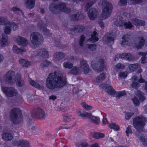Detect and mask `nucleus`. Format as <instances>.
I'll return each mask as SVG.
<instances>
[{"label": "nucleus", "instance_id": "473e14b6", "mask_svg": "<svg viewBox=\"0 0 147 147\" xmlns=\"http://www.w3.org/2000/svg\"><path fill=\"white\" fill-rule=\"evenodd\" d=\"M13 50L15 53L17 54L19 53H22L24 52H25L24 50L18 48V47L16 45L13 46Z\"/></svg>", "mask_w": 147, "mask_h": 147}, {"label": "nucleus", "instance_id": "bb28decb", "mask_svg": "<svg viewBox=\"0 0 147 147\" xmlns=\"http://www.w3.org/2000/svg\"><path fill=\"white\" fill-rule=\"evenodd\" d=\"M97 36L98 34L96 32L94 31L91 34V38L89 39V40L92 42H96L98 39Z\"/></svg>", "mask_w": 147, "mask_h": 147}, {"label": "nucleus", "instance_id": "f257e3e1", "mask_svg": "<svg viewBox=\"0 0 147 147\" xmlns=\"http://www.w3.org/2000/svg\"><path fill=\"white\" fill-rule=\"evenodd\" d=\"M67 83L66 78L63 77L61 73L58 70L50 73L45 82L46 87L51 90L62 88Z\"/></svg>", "mask_w": 147, "mask_h": 147}, {"label": "nucleus", "instance_id": "de8ad7c7", "mask_svg": "<svg viewBox=\"0 0 147 147\" xmlns=\"http://www.w3.org/2000/svg\"><path fill=\"white\" fill-rule=\"evenodd\" d=\"M50 62L47 61H45L43 62L40 64V66L42 68H43L45 67H47L50 65Z\"/></svg>", "mask_w": 147, "mask_h": 147}, {"label": "nucleus", "instance_id": "a211bd4d", "mask_svg": "<svg viewBox=\"0 0 147 147\" xmlns=\"http://www.w3.org/2000/svg\"><path fill=\"white\" fill-rule=\"evenodd\" d=\"M1 46L4 47L7 45L9 43L8 41V38L6 35H3L0 40Z\"/></svg>", "mask_w": 147, "mask_h": 147}, {"label": "nucleus", "instance_id": "f03ea898", "mask_svg": "<svg viewBox=\"0 0 147 147\" xmlns=\"http://www.w3.org/2000/svg\"><path fill=\"white\" fill-rule=\"evenodd\" d=\"M146 119L142 116H138L135 117L133 119V125L134 127L137 130L135 134L139 137L140 140L143 145L147 146V139L143 137H141V134L140 132L143 131L144 126Z\"/></svg>", "mask_w": 147, "mask_h": 147}, {"label": "nucleus", "instance_id": "5fc2aeb1", "mask_svg": "<svg viewBox=\"0 0 147 147\" xmlns=\"http://www.w3.org/2000/svg\"><path fill=\"white\" fill-rule=\"evenodd\" d=\"M38 26L40 30H42V28L44 26H46V24L43 23L41 21H40L38 22Z\"/></svg>", "mask_w": 147, "mask_h": 147}, {"label": "nucleus", "instance_id": "c03bdc74", "mask_svg": "<svg viewBox=\"0 0 147 147\" xmlns=\"http://www.w3.org/2000/svg\"><path fill=\"white\" fill-rule=\"evenodd\" d=\"M133 103L135 106H139L140 102L138 98L135 96H134L132 99Z\"/></svg>", "mask_w": 147, "mask_h": 147}, {"label": "nucleus", "instance_id": "39448f33", "mask_svg": "<svg viewBox=\"0 0 147 147\" xmlns=\"http://www.w3.org/2000/svg\"><path fill=\"white\" fill-rule=\"evenodd\" d=\"M102 13L101 18L102 19H106L109 17L112 13V5L106 1H104L102 3Z\"/></svg>", "mask_w": 147, "mask_h": 147}, {"label": "nucleus", "instance_id": "79ce46f5", "mask_svg": "<svg viewBox=\"0 0 147 147\" xmlns=\"http://www.w3.org/2000/svg\"><path fill=\"white\" fill-rule=\"evenodd\" d=\"M87 47L91 51H95L96 49V45L95 44L87 45Z\"/></svg>", "mask_w": 147, "mask_h": 147}, {"label": "nucleus", "instance_id": "aec40b11", "mask_svg": "<svg viewBox=\"0 0 147 147\" xmlns=\"http://www.w3.org/2000/svg\"><path fill=\"white\" fill-rule=\"evenodd\" d=\"M85 27L82 25H79L74 27L73 29H70V30L72 32H82L85 30Z\"/></svg>", "mask_w": 147, "mask_h": 147}, {"label": "nucleus", "instance_id": "6e6d98bb", "mask_svg": "<svg viewBox=\"0 0 147 147\" xmlns=\"http://www.w3.org/2000/svg\"><path fill=\"white\" fill-rule=\"evenodd\" d=\"M134 114L132 113H126L125 118L126 120H128L130 117L134 115Z\"/></svg>", "mask_w": 147, "mask_h": 147}, {"label": "nucleus", "instance_id": "9d476101", "mask_svg": "<svg viewBox=\"0 0 147 147\" xmlns=\"http://www.w3.org/2000/svg\"><path fill=\"white\" fill-rule=\"evenodd\" d=\"M115 36V32H109L103 38V42L105 44L111 42L113 43L114 41V38Z\"/></svg>", "mask_w": 147, "mask_h": 147}, {"label": "nucleus", "instance_id": "864d4df0", "mask_svg": "<svg viewBox=\"0 0 147 147\" xmlns=\"http://www.w3.org/2000/svg\"><path fill=\"white\" fill-rule=\"evenodd\" d=\"M125 133L127 136H128L129 134H132L133 133L131 129V126L130 125L127 128Z\"/></svg>", "mask_w": 147, "mask_h": 147}, {"label": "nucleus", "instance_id": "13d9d810", "mask_svg": "<svg viewBox=\"0 0 147 147\" xmlns=\"http://www.w3.org/2000/svg\"><path fill=\"white\" fill-rule=\"evenodd\" d=\"M85 36L84 35H82L81 36L79 41V44L80 46H83V43L85 40Z\"/></svg>", "mask_w": 147, "mask_h": 147}, {"label": "nucleus", "instance_id": "4be33fe9", "mask_svg": "<svg viewBox=\"0 0 147 147\" xmlns=\"http://www.w3.org/2000/svg\"><path fill=\"white\" fill-rule=\"evenodd\" d=\"M131 22L134 25L137 26H144L145 24V22L144 21L137 18L132 19Z\"/></svg>", "mask_w": 147, "mask_h": 147}, {"label": "nucleus", "instance_id": "7c9ffc66", "mask_svg": "<svg viewBox=\"0 0 147 147\" xmlns=\"http://www.w3.org/2000/svg\"><path fill=\"white\" fill-rule=\"evenodd\" d=\"M106 74L103 73L100 74L96 78V82H97L99 83L102 82L105 78Z\"/></svg>", "mask_w": 147, "mask_h": 147}, {"label": "nucleus", "instance_id": "49530a36", "mask_svg": "<svg viewBox=\"0 0 147 147\" xmlns=\"http://www.w3.org/2000/svg\"><path fill=\"white\" fill-rule=\"evenodd\" d=\"M8 22H7V19L2 17H0V25H7L8 24Z\"/></svg>", "mask_w": 147, "mask_h": 147}, {"label": "nucleus", "instance_id": "a878e982", "mask_svg": "<svg viewBox=\"0 0 147 147\" xmlns=\"http://www.w3.org/2000/svg\"><path fill=\"white\" fill-rule=\"evenodd\" d=\"M2 137L3 139L6 141L11 140L13 138L12 135L11 134L8 133L3 134Z\"/></svg>", "mask_w": 147, "mask_h": 147}, {"label": "nucleus", "instance_id": "3c124183", "mask_svg": "<svg viewBox=\"0 0 147 147\" xmlns=\"http://www.w3.org/2000/svg\"><path fill=\"white\" fill-rule=\"evenodd\" d=\"M24 80L21 79L16 81V85L18 87H22L24 85Z\"/></svg>", "mask_w": 147, "mask_h": 147}, {"label": "nucleus", "instance_id": "37998d69", "mask_svg": "<svg viewBox=\"0 0 147 147\" xmlns=\"http://www.w3.org/2000/svg\"><path fill=\"white\" fill-rule=\"evenodd\" d=\"M63 66L65 68H71L73 66V64L69 62H66L63 63Z\"/></svg>", "mask_w": 147, "mask_h": 147}, {"label": "nucleus", "instance_id": "5701e85b", "mask_svg": "<svg viewBox=\"0 0 147 147\" xmlns=\"http://www.w3.org/2000/svg\"><path fill=\"white\" fill-rule=\"evenodd\" d=\"M20 63L23 67H28L29 66L31 65L30 62L27 60H26L24 59H21L19 60Z\"/></svg>", "mask_w": 147, "mask_h": 147}, {"label": "nucleus", "instance_id": "cd10ccee", "mask_svg": "<svg viewBox=\"0 0 147 147\" xmlns=\"http://www.w3.org/2000/svg\"><path fill=\"white\" fill-rule=\"evenodd\" d=\"M130 36L129 35L127 34L125 35L122 37V39L123 40L122 41L121 43L122 46H125V45L127 44V42L130 40Z\"/></svg>", "mask_w": 147, "mask_h": 147}, {"label": "nucleus", "instance_id": "ddd939ff", "mask_svg": "<svg viewBox=\"0 0 147 147\" xmlns=\"http://www.w3.org/2000/svg\"><path fill=\"white\" fill-rule=\"evenodd\" d=\"M15 76V72L12 71H9L4 77V80L5 81L9 82L13 79Z\"/></svg>", "mask_w": 147, "mask_h": 147}, {"label": "nucleus", "instance_id": "e433bc0d", "mask_svg": "<svg viewBox=\"0 0 147 147\" xmlns=\"http://www.w3.org/2000/svg\"><path fill=\"white\" fill-rule=\"evenodd\" d=\"M107 92L110 95H113L115 92V90L113 89L112 87L109 85L108 88L107 89Z\"/></svg>", "mask_w": 147, "mask_h": 147}, {"label": "nucleus", "instance_id": "8fccbe9b", "mask_svg": "<svg viewBox=\"0 0 147 147\" xmlns=\"http://www.w3.org/2000/svg\"><path fill=\"white\" fill-rule=\"evenodd\" d=\"M22 147H29V144L26 141H20V145Z\"/></svg>", "mask_w": 147, "mask_h": 147}, {"label": "nucleus", "instance_id": "c85d7f7f", "mask_svg": "<svg viewBox=\"0 0 147 147\" xmlns=\"http://www.w3.org/2000/svg\"><path fill=\"white\" fill-rule=\"evenodd\" d=\"M96 0H89L86 3L85 6V10L87 11L88 9L91 7L95 3Z\"/></svg>", "mask_w": 147, "mask_h": 147}, {"label": "nucleus", "instance_id": "dca6fc26", "mask_svg": "<svg viewBox=\"0 0 147 147\" xmlns=\"http://www.w3.org/2000/svg\"><path fill=\"white\" fill-rule=\"evenodd\" d=\"M137 40V41L135 43V46L138 49H140L144 44V40L142 37L138 38Z\"/></svg>", "mask_w": 147, "mask_h": 147}, {"label": "nucleus", "instance_id": "20e7f679", "mask_svg": "<svg viewBox=\"0 0 147 147\" xmlns=\"http://www.w3.org/2000/svg\"><path fill=\"white\" fill-rule=\"evenodd\" d=\"M22 117L21 111L18 108L13 109L9 113L10 120L13 124H18L20 123L22 120Z\"/></svg>", "mask_w": 147, "mask_h": 147}, {"label": "nucleus", "instance_id": "72a5a7b5", "mask_svg": "<svg viewBox=\"0 0 147 147\" xmlns=\"http://www.w3.org/2000/svg\"><path fill=\"white\" fill-rule=\"evenodd\" d=\"M136 94L139 98L141 101H143L145 100V98L142 92L138 90Z\"/></svg>", "mask_w": 147, "mask_h": 147}, {"label": "nucleus", "instance_id": "c9c22d12", "mask_svg": "<svg viewBox=\"0 0 147 147\" xmlns=\"http://www.w3.org/2000/svg\"><path fill=\"white\" fill-rule=\"evenodd\" d=\"M140 66V65L138 63L131 64L129 66V69L132 71L137 69Z\"/></svg>", "mask_w": 147, "mask_h": 147}, {"label": "nucleus", "instance_id": "0eeeda50", "mask_svg": "<svg viewBox=\"0 0 147 147\" xmlns=\"http://www.w3.org/2000/svg\"><path fill=\"white\" fill-rule=\"evenodd\" d=\"M30 40L32 48L38 47L43 41V38L41 34L38 32L32 33L30 36Z\"/></svg>", "mask_w": 147, "mask_h": 147}, {"label": "nucleus", "instance_id": "09e8293b", "mask_svg": "<svg viewBox=\"0 0 147 147\" xmlns=\"http://www.w3.org/2000/svg\"><path fill=\"white\" fill-rule=\"evenodd\" d=\"M8 24H9L10 27L13 28V30H16L18 28L17 26L14 23L8 22Z\"/></svg>", "mask_w": 147, "mask_h": 147}, {"label": "nucleus", "instance_id": "1a4fd4ad", "mask_svg": "<svg viewBox=\"0 0 147 147\" xmlns=\"http://www.w3.org/2000/svg\"><path fill=\"white\" fill-rule=\"evenodd\" d=\"M32 116L37 119L44 118L45 117L44 111L40 108L34 109L32 111Z\"/></svg>", "mask_w": 147, "mask_h": 147}, {"label": "nucleus", "instance_id": "58836bf2", "mask_svg": "<svg viewBox=\"0 0 147 147\" xmlns=\"http://www.w3.org/2000/svg\"><path fill=\"white\" fill-rule=\"evenodd\" d=\"M5 28L4 29V31L5 33L7 34H10L11 33V29L9 25V24L5 25Z\"/></svg>", "mask_w": 147, "mask_h": 147}, {"label": "nucleus", "instance_id": "a19ab883", "mask_svg": "<svg viewBox=\"0 0 147 147\" xmlns=\"http://www.w3.org/2000/svg\"><path fill=\"white\" fill-rule=\"evenodd\" d=\"M109 127L111 129H113L116 131H118L120 129L119 126L115 123H113L109 125Z\"/></svg>", "mask_w": 147, "mask_h": 147}, {"label": "nucleus", "instance_id": "ea45409f", "mask_svg": "<svg viewBox=\"0 0 147 147\" xmlns=\"http://www.w3.org/2000/svg\"><path fill=\"white\" fill-rule=\"evenodd\" d=\"M81 105L87 111L90 110L92 108V106L88 105L85 102L81 103Z\"/></svg>", "mask_w": 147, "mask_h": 147}, {"label": "nucleus", "instance_id": "774afa93", "mask_svg": "<svg viewBox=\"0 0 147 147\" xmlns=\"http://www.w3.org/2000/svg\"><path fill=\"white\" fill-rule=\"evenodd\" d=\"M109 85L106 84H101L100 85V87L103 89L107 90L108 88Z\"/></svg>", "mask_w": 147, "mask_h": 147}, {"label": "nucleus", "instance_id": "c756f323", "mask_svg": "<svg viewBox=\"0 0 147 147\" xmlns=\"http://www.w3.org/2000/svg\"><path fill=\"white\" fill-rule=\"evenodd\" d=\"M90 121L96 125H98L100 123V118L94 116L92 115L90 118Z\"/></svg>", "mask_w": 147, "mask_h": 147}, {"label": "nucleus", "instance_id": "f704fd0d", "mask_svg": "<svg viewBox=\"0 0 147 147\" xmlns=\"http://www.w3.org/2000/svg\"><path fill=\"white\" fill-rule=\"evenodd\" d=\"M140 78L138 80L137 79L136 76H134L132 78V82H136L138 81L139 82L141 83H144L145 82V80L142 78L141 75H140Z\"/></svg>", "mask_w": 147, "mask_h": 147}, {"label": "nucleus", "instance_id": "0e129e2a", "mask_svg": "<svg viewBox=\"0 0 147 147\" xmlns=\"http://www.w3.org/2000/svg\"><path fill=\"white\" fill-rule=\"evenodd\" d=\"M127 75L126 72H123L120 73L119 74V77L121 78H124L126 77Z\"/></svg>", "mask_w": 147, "mask_h": 147}, {"label": "nucleus", "instance_id": "2eb2a0df", "mask_svg": "<svg viewBox=\"0 0 147 147\" xmlns=\"http://www.w3.org/2000/svg\"><path fill=\"white\" fill-rule=\"evenodd\" d=\"M36 55L39 56L42 58H47L48 57V52L45 49H42L39 50L36 52Z\"/></svg>", "mask_w": 147, "mask_h": 147}, {"label": "nucleus", "instance_id": "f8f14e48", "mask_svg": "<svg viewBox=\"0 0 147 147\" xmlns=\"http://www.w3.org/2000/svg\"><path fill=\"white\" fill-rule=\"evenodd\" d=\"M89 18L92 20H94L98 14V11L94 8H92L89 11L88 13Z\"/></svg>", "mask_w": 147, "mask_h": 147}, {"label": "nucleus", "instance_id": "603ef678", "mask_svg": "<svg viewBox=\"0 0 147 147\" xmlns=\"http://www.w3.org/2000/svg\"><path fill=\"white\" fill-rule=\"evenodd\" d=\"M124 25L126 28L129 29H131L132 27L133 26L132 23L130 22H125V24Z\"/></svg>", "mask_w": 147, "mask_h": 147}, {"label": "nucleus", "instance_id": "f3484780", "mask_svg": "<svg viewBox=\"0 0 147 147\" xmlns=\"http://www.w3.org/2000/svg\"><path fill=\"white\" fill-rule=\"evenodd\" d=\"M80 67L81 68L83 69L85 74H87L89 71V66L85 60H83L81 61Z\"/></svg>", "mask_w": 147, "mask_h": 147}, {"label": "nucleus", "instance_id": "338daca9", "mask_svg": "<svg viewBox=\"0 0 147 147\" xmlns=\"http://www.w3.org/2000/svg\"><path fill=\"white\" fill-rule=\"evenodd\" d=\"M91 116H92V113H88L87 112H85L84 113L83 117H88L90 119V117H91Z\"/></svg>", "mask_w": 147, "mask_h": 147}, {"label": "nucleus", "instance_id": "b1692460", "mask_svg": "<svg viewBox=\"0 0 147 147\" xmlns=\"http://www.w3.org/2000/svg\"><path fill=\"white\" fill-rule=\"evenodd\" d=\"M35 0H27L26 2V7L29 9L33 8L34 6Z\"/></svg>", "mask_w": 147, "mask_h": 147}, {"label": "nucleus", "instance_id": "412c9836", "mask_svg": "<svg viewBox=\"0 0 147 147\" xmlns=\"http://www.w3.org/2000/svg\"><path fill=\"white\" fill-rule=\"evenodd\" d=\"M29 82L31 85L38 89L43 90L44 88L43 85L39 84L33 80H30Z\"/></svg>", "mask_w": 147, "mask_h": 147}, {"label": "nucleus", "instance_id": "9b49d317", "mask_svg": "<svg viewBox=\"0 0 147 147\" xmlns=\"http://www.w3.org/2000/svg\"><path fill=\"white\" fill-rule=\"evenodd\" d=\"M119 57L121 59H123L128 61H132L135 60L134 55L129 53H124L120 54Z\"/></svg>", "mask_w": 147, "mask_h": 147}, {"label": "nucleus", "instance_id": "6e6552de", "mask_svg": "<svg viewBox=\"0 0 147 147\" xmlns=\"http://www.w3.org/2000/svg\"><path fill=\"white\" fill-rule=\"evenodd\" d=\"M2 89L3 92L7 96L13 97L18 94L17 90L13 87H3Z\"/></svg>", "mask_w": 147, "mask_h": 147}, {"label": "nucleus", "instance_id": "052dcab7", "mask_svg": "<svg viewBox=\"0 0 147 147\" xmlns=\"http://www.w3.org/2000/svg\"><path fill=\"white\" fill-rule=\"evenodd\" d=\"M127 0H120L119 5L120 6L125 5H127Z\"/></svg>", "mask_w": 147, "mask_h": 147}, {"label": "nucleus", "instance_id": "680f3d73", "mask_svg": "<svg viewBox=\"0 0 147 147\" xmlns=\"http://www.w3.org/2000/svg\"><path fill=\"white\" fill-rule=\"evenodd\" d=\"M71 73L77 75L78 74V69L76 67H74L71 71Z\"/></svg>", "mask_w": 147, "mask_h": 147}, {"label": "nucleus", "instance_id": "2f4dec72", "mask_svg": "<svg viewBox=\"0 0 147 147\" xmlns=\"http://www.w3.org/2000/svg\"><path fill=\"white\" fill-rule=\"evenodd\" d=\"M55 57L58 60L63 58L65 56V54L62 52H57L55 54Z\"/></svg>", "mask_w": 147, "mask_h": 147}, {"label": "nucleus", "instance_id": "4d7b16f0", "mask_svg": "<svg viewBox=\"0 0 147 147\" xmlns=\"http://www.w3.org/2000/svg\"><path fill=\"white\" fill-rule=\"evenodd\" d=\"M20 79H21V75L19 73H17L16 74H15V76L14 77L13 79L16 82Z\"/></svg>", "mask_w": 147, "mask_h": 147}, {"label": "nucleus", "instance_id": "e2e57ef3", "mask_svg": "<svg viewBox=\"0 0 147 147\" xmlns=\"http://www.w3.org/2000/svg\"><path fill=\"white\" fill-rule=\"evenodd\" d=\"M125 66L123 65H122L120 63H118L115 66V67L117 69H123L124 68Z\"/></svg>", "mask_w": 147, "mask_h": 147}, {"label": "nucleus", "instance_id": "423d86ee", "mask_svg": "<svg viewBox=\"0 0 147 147\" xmlns=\"http://www.w3.org/2000/svg\"><path fill=\"white\" fill-rule=\"evenodd\" d=\"M104 63L103 59L100 57H96L92 61L91 66L93 69L97 71H101L106 68Z\"/></svg>", "mask_w": 147, "mask_h": 147}, {"label": "nucleus", "instance_id": "393cba45", "mask_svg": "<svg viewBox=\"0 0 147 147\" xmlns=\"http://www.w3.org/2000/svg\"><path fill=\"white\" fill-rule=\"evenodd\" d=\"M90 135L96 139H99L103 138L105 136L104 134L101 133L92 132L90 133Z\"/></svg>", "mask_w": 147, "mask_h": 147}, {"label": "nucleus", "instance_id": "6ab92c4d", "mask_svg": "<svg viewBox=\"0 0 147 147\" xmlns=\"http://www.w3.org/2000/svg\"><path fill=\"white\" fill-rule=\"evenodd\" d=\"M84 18V16L82 14L81 12H80L73 15L71 16V19L73 21H75L82 20Z\"/></svg>", "mask_w": 147, "mask_h": 147}, {"label": "nucleus", "instance_id": "a18cd8bd", "mask_svg": "<svg viewBox=\"0 0 147 147\" xmlns=\"http://www.w3.org/2000/svg\"><path fill=\"white\" fill-rule=\"evenodd\" d=\"M126 93L125 91H120L117 92L116 94V97L117 98H119L123 96L126 94Z\"/></svg>", "mask_w": 147, "mask_h": 147}, {"label": "nucleus", "instance_id": "7ed1b4c3", "mask_svg": "<svg viewBox=\"0 0 147 147\" xmlns=\"http://www.w3.org/2000/svg\"><path fill=\"white\" fill-rule=\"evenodd\" d=\"M53 1V2L49 7V10L53 13L57 14H60L61 12L66 13H69L71 12V9L67 7L65 3H58L56 2L57 1Z\"/></svg>", "mask_w": 147, "mask_h": 147}, {"label": "nucleus", "instance_id": "4468645a", "mask_svg": "<svg viewBox=\"0 0 147 147\" xmlns=\"http://www.w3.org/2000/svg\"><path fill=\"white\" fill-rule=\"evenodd\" d=\"M18 44L22 46H26L28 44V41L26 38L20 36H18L17 38Z\"/></svg>", "mask_w": 147, "mask_h": 147}, {"label": "nucleus", "instance_id": "4c0bfd02", "mask_svg": "<svg viewBox=\"0 0 147 147\" xmlns=\"http://www.w3.org/2000/svg\"><path fill=\"white\" fill-rule=\"evenodd\" d=\"M125 21L123 20H118L115 22V24L117 26H123L125 24Z\"/></svg>", "mask_w": 147, "mask_h": 147}, {"label": "nucleus", "instance_id": "69168bd1", "mask_svg": "<svg viewBox=\"0 0 147 147\" xmlns=\"http://www.w3.org/2000/svg\"><path fill=\"white\" fill-rule=\"evenodd\" d=\"M54 42L55 44L57 47H61L62 45L59 40L56 39L55 40Z\"/></svg>", "mask_w": 147, "mask_h": 147}, {"label": "nucleus", "instance_id": "bf43d9fd", "mask_svg": "<svg viewBox=\"0 0 147 147\" xmlns=\"http://www.w3.org/2000/svg\"><path fill=\"white\" fill-rule=\"evenodd\" d=\"M131 85L133 88L136 89H138L140 86L139 83L137 82H133Z\"/></svg>", "mask_w": 147, "mask_h": 147}]
</instances>
